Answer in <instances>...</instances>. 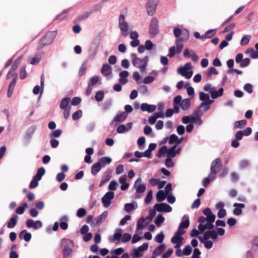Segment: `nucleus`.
Here are the masks:
<instances>
[{
	"label": "nucleus",
	"instance_id": "412c9836",
	"mask_svg": "<svg viewBox=\"0 0 258 258\" xmlns=\"http://www.w3.org/2000/svg\"><path fill=\"white\" fill-rule=\"evenodd\" d=\"M233 206L235 207L233 210V213L235 215H240L242 212V208L245 207V205L241 203H234Z\"/></svg>",
	"mask_w": 258,
	"mask_h": 258
},
{
	"label": "nucleus",
	"instance_id": "0e129e2a",
	"mask_svg": "<svg viewBox=\"0 0 258 258\" xmlns=\"http://www.w3.org/2000/svg\"><path fill=\"white\" fill-rule=\"evenodd\" d=\"M250 62V60L248 58H245L243 59L241 62L240 64V66L241 68H244L248 66Z\"/></svg>",
	"mask_w": 258,
	"mask_h": 258
},
{
	"label": "nucleus",
	"instance_id": "aec40b11",
	"mask_svg": "<svg viewBox=\"0 0 258 258\" xmlns=\"http://www.w3.org/2000/svg\"><path fill=\"white\" fill-rule=\"evenodd\" d=\"M101 73L104 76H109L111 74V67L108 63L103 64L101 69Z\"/></svg>",
	"mask_w": 258,
	"mask_h": 258
},
{
	"label": "nucleus",
	"instance_id": "a211bd4d",
	"mask_svg": "<svg viewBox=\"0 0 258 258\" xmlns=\"http://www.w3.org/2000/svg\"><path fill=\"white\" fill-rule=\"evenodd\" d=\"M191 69V64L190 62L186 63L184 67L178 68L177 72L182 76H184L186 72Z\"/></svg>",
	"mask_w": 258,
	"mask_h": 258
},
{
	"label": "nucleus",
	"instance_id": "680f3d73",
	"mask_svg": "<svg viewBox=\"0 0 258 258\" xmlns=\"http://www.w3.org/2000/svg\"><path fill=\"white\" fill-rule=\"evenodd\" d=\"M164 238V235L163 233V232H161L158 234L157 235V236L155 237V240L156 242L158 243H162L163 241Z\"/></svg>",
	"mask_w": 258,
	"mask_h": 258
},
{
	"label": "nucleus",
	"instance_id": "4468645a",
	"mask_svg": "<svg viewBox=\"0 0 258 258\" xmlns=\"http://www.w3.org/2000/svg\"><path fill=\"white\" fill-rule=\"evenodd\" d=\"M180 148H177L176 145L173 146L169 150L167 149V157L173 158L175 157L176 154L180 153Z\"/></svg>",
	"mask_w": 258,
	"mask_h": 258
},
{
	"label": "nucleus",
	"instance_id": "39448f33",
	"mask_svg": "<svg viewBox=\"0 0 258 258\" xmlns=\"http://www.w3.org/2000/svg\"><path fill=\"white\" fill-rule=\"evenodd\" d=\"M222 166L221 160L220 158L215 159L211 165L210 176L216 177V174L220 170Z\"/></svg>",
	"mask_w": 258,
	"mask_h": 258
},
{
	"label": "nucleus",
	"instance_id": "9d476101",
	"mask_svg": "<svg viewBox=\"0 0 258 258\" xmlns=\"http://www.w3.org/2000/svg\"><path fill=\"white\" fill-rule=\"evenodd\" d=\"M114 194L113 191H108L102 198V202L105 208L108 207L111 204V200L114 198Z\"/></svg>",
	"mask_w": 258,
	"mask_h": 258
},
{
	"label": "nucleus",
	"instance_id": "cd10ccee",
	"mask_svg": "<svg viewBox=\"0 0 258 258\" xmlns=\"http://www.w3.org/2000/svg\"><path fill=\"white\" fill-rule=\"evenodd\" d=\"M17 81V77H14L13 80H12L11 82L10 83L8 90V93L7 95L9 97H10L13 93V91L14 90V89L15 88V86L16 85Z\"/></svg>",
	"mask_w": 258,
	"mask_h": 258
},
{
	"label": "nucleus",
	"instance_id": "09e8293b",
	"mask_svg": "<svg viewBox=\"0 0 258 258\" xmlns=\"http://www.w3.org/2000/svg\"><path fill=\"white\" fill-rule=\"evenodd\" d=\"M250 39V36L244 35L241 40V45L242 46L246 45L248 44Z\"/></svg>",
	"mask_w": 258,
	"mask_h": 258
},
{
	"label": "nucleus",
	"instance_id": "7c9ffc66",
	"mask_svg": "<svg viewBox=\"0 0 258 258\" xmlns=\"http://www.w3.org/2000/svg\"><path fill=\"white\" fill-rule=\"evenodd\" d=\"M101 166L98 162L93 164L91 167V172L93 175H96L101 169Z\"/></svg>",
	"mask_w": 258,
	"mask_h": 258
},
{
	"label": "nucleus",
	"instance_id": "f3484780",
	"mask_svg": "<svg viewBox=\"0 0 258 258\" xmlns=\"http://www.w3.org/2000/svg\"><path fill=\"white\" fill-rule=\"evenodd\" d=\"M107 215L108 213L107 212L105 211L103 212L99 216L96 217L92 222L93 226H95L100 225L102 222L103 220L105 219L107 217Z\"/></svg>",
	"mask_w": 258,
	"mask_h": 258
},
{
	"label": "nucleus",
	"instance_id": "de8ad7c7",
	"mask_svg": "<svg viewBox=\"0 0 258 258\" xmlns=\"http://www.w3.org/2000/svg\"><path fill=\"white\" fill-rule=\"evenodd\" d=\"M200 240L201 242L204 243V246L206 248L210 249L212 247L213 245L212 241L210 240L205 241L202 238H200Z\"/></svg>",
	"mask_w": 258,
	"mask_h": 258
},
{
	"label": "nucleus",
	"instance_id": "4be33fe9",
	"mask_svg": "<svg viewBox=\"0 0 258 258\" xmlns=\"http://www.w3.org/2000/svg\"><path fill=\"white\" fill-rule=\"evenodd\" d=\"M60 227L62 230H66L68 228V222L69 221V218L67 215H63L60 219Z\"/></svg>",
	"mask_w": 258,
	"mask_h": 258
},
{
	"label": "nucleus",
	"instance_id": "1a4fd4ad",
	"mask_svg": "<svg viewBox=\"0 0 258 258\" xmlns=\"http://www.w3.org/2000/svg\"><path fill=\"white\" fill-rule=\"evenodd\" d=\"M159 0H149L146 4L147 13L150 16H153L155 12L156 7Z\"/></svg>",
	"mask_w": 258,
	"mask_h": 258
},
{
	"label": "nucleus",
	"instance_id": "f03ea898",
	"mask_svg": "<svg viewBox=\"0 0 258 258\" xmlns=\"http://www.w3.org/2000/svg\"><path fill=\"white\" fill-rule=\"evenodd\" d=\"M173 104L174 110L176 112L178 113L180 107L183 111H186L190 106V100L188 98L182 100L181 95H177L173 99Z\"/></svg>",
	"mask_w": 258,
	"mask_h": 258
},
{
	"label": "nucleus",
	"instance_id": "79ce46f5",
	"mask_svg": "<svg viewBox=\"0 0 258 258\" xmlns=\"http://www.w3.org/2000/svg\"><path fill=\"white\" fill-rule=\"evenodd\" d=\"M165 218L161 214H158L155 219L154 222L157 226H160L164 222Z\"/></svg>",
	"mask_w": 258,
	"mask_h": 258
},
{
	"label": "nucleus",
	"instance_id": "4c0bfd02",
	"mask_svg": "<svg viewBox=\"0 0 258 258\" xmlns=\"http://www.w3.org/2000/svg\"><path fill=\"white\" fill-rule=\"evenodd\" d=\"M166 246L164 244H161L158 246H157L156 249L154 250L153 252L154 254L159 255L160 254L164 249H165Z\"/></svg>",
	"mask_w": 258,
	"mask_h": 258
},
{
	"label": "nucleus",
	"instance_id": "e433bc0d",
	"mask_svg": "<svg viewBox=\"0 0 258 258\" xmlns=\"http://www.w3.org/2000/svg\"><path fill=\"white\" fill-rule=\"evenodd\" d=\"M27 207L28 204L26 203H23L16 210V212L18 214H22L24 213L25 209L27 208Z\"/></svg>",
	"mask_w": 258,
	"mask_h": 258
},
{
	"label": "nucleus",
	"instance_id": "473e14b6",
	"mask_svg": "<svg viewBox=\"0 0 258 258\" xmlns=\"http://www.w3.org/2000/svg\"><path fill=\"white\" fill-rule=\"evenodd\" d=\"M223 93V88H221L218 91L215 90V89L213 90L211 92V96L212 98L216 99L218 97L221 96Z\"/></svg>",
	"mask_w": 258,
	"mask_h": 258
},
{
	"label": "nucleus",
	"instance_id": "b1692460",
	"mask_svg": "<svg viewBox=\"0 0 258 258\" xmlns=\"http://www.w3.org/2000/svg\"><path fill=\"white\" fill-rule=\"evenodd\" d=\"M71 99L69 97L63 98L60 102V107L61 109H68L71 108Z\"/></svg>",
	"mask_w": 258,
	"mask_h": 258
},
{
	"label": "nucleus",
	"instance_id": "5701e85b",
	"mask_svg": "<svg viewBox=\"0 0 258 258\" xmlns=\"http://www.w3.org/2000/svg\"><path fill=\"white\" fill-rule=\"evenodd\" d=\"M18 216L14 214L7 223V227L9 228H14L17 224Z\"/></svg>",
	"mask_w": 258,
	"mask_h": 258
},
{
	"label": "nucleus",
	"instance_id": "4d7b16f0",
	"mask_svg": "<svg viewBox=\"0 0 258 258\" xmlns=\"http://www.w3.org/2000/svg\"><path fill=\"white\" fill-rule=\"evenodd\" d=\"M216 177H211L210 176V173L209 174L208 177L205 178L204 179L203 185L205 187H207L208 185L210 183V182L214 180Z\"/></svg>",
	"mask_w": 258,
	"mask_h": 258
},
{
	"label": "nucleus",
	"instance_id": "2eb2a0df",
	"mask_svg": "<svg viewBox=\"0 0 258 258\" xmlns=\"http://www.w3.org/2000/svg\"><path fill=\"white\" fill-rule=\"evenodd\" d=\"M173 114H155L154 116H150L149 118L148 121L150 124H154L156 122L157 118H164L165 117H170Z\"/></svg>",
	"mask_w": 258,
	"mask_h": 258
},
{
	"label": "nucleus",
	"instance_id": "13d9d810",
	"mask_svg": "<svg viewBox=\"0 0 258 258\" xmlns=\"http://www.w3.org/2000/svg\"><path fill=\"white\" fill-rule=\"evenodd\" d=\"M86 210L84 208L79 209L77 212V215L79 218H82L86 214Z\"/></svg>",
	"mask_w": 258,
	"mask_h": 258
},
{
	"label": "nucleus",
	"instance_id": "6e6d98bb",
	"mask_svg": "<svg viewBox=\"0 0 258 258\" xmlns=\"http://www.w3.org/2000/svg\"><path fill=\"white\" fill-rule=\"evenodd\" d=\"M126 131V127L124 124H120L117 127L116 132L119 134H122Z\"/></svg>",
	"mask_w": 258,
	"mask_h": 258
},
{
	"label": "nucleus",
	"instance_id": "c9c22d12",
	"mask_svg": "<svg viewBox=\"0 0 258 258\" xmlns=\"http://www.w3.org/2000/svg\"><path fill=\"white\" fill-rule=\"evenodd\" d=\"M127 114H117L114 117L113 121L116 122L123 121L126 118Z\"/></svg>",
	"mask_w": 258,
	"mask_h": 258
},
{
	"label": "nucleus",
	"instance_id": "49530a36",
	"mask_svg": "<svg viewBox=\"0 0 258 258\" xmlns=\"http://www.w3.org/2000/svg\"><path fill=\"white\" fill-rule=\"evenodd\" d=\"M167 148L166 146H164L160 148L158 151V152L157 154V156L159 158L163 156L165 153H167Z\"/></svg>",
	"mask_w": 258,
	"mask_h": 258
},
{
	"label": "nucleus",
	"instance_id": "423d86ee",
	"mask_svg": "<svg viewBox=\"0 0 258 258\" xmlns=\"http://www.w3.org/2000/svg\"><path fill=\"white\" fill-rule=\"evenodd\" d=\"M149 31L151 38L154 37L158 33V21L156 18L151 19Z\"/></svg>",
	"mask_w": 258,
	"mask_h": 258
},
{
	"label": "nucleus",
	"instance_id": "603ef678",
	"mask_svg": "<svg viewBox=\"0 0 258 258\" xmlns=\"http://www.w3.org/2000/svg\"><path fill=\"white\" fill-rule=\"evenodd\" d=\"M218 74V72L217 69L215 68L212 67L209 69L208 72L207 73V77L210 78L213 74L217 75Z\"/></svg>",
	"mask_w": 258,
	"mask_h": 258
},
{
	"label": "nucleus",
	"instance_id": "5fc2aeb1",
	"mask_svg": "<svg viewBox=\"0 0 258 258\" xmlns=\"http://www.w3.org/2000/svg\"><path fill=\"white\" fill-rule=\"evenodd\" d=\"M178 140V137L175 134L170 135L169 138V144L172 145L175 143L176 145L177 141Z\"/></svg>",
	"mask_w": 258,
	"mask_h": 258
},
{
	"label": "nucleus",
	"instance_id": "f8f14e48",
	"mask_svg": "<svg viewBox=\"0 0 258 258\" xmlns=\"http://www.w3.org/2000/svg\"><path fill=\"white\" fill-rule=\"evenodd\" d=\"M214 101H203L199 106L198 110L194 113H202L207 111L210 107V105Z\"/></svg>",
	"mask_w": 258,
	"mask_h": 258
},
{
	"label": "nucleus",
	"instance_id": "bf43d9fd",
	"mask_svg": "<svg viewBox=\"0 0 258 258\" xmlns=\"http://www.w3.org/2000/svg\"><path fill=\"white\" fill-rule=\"evenodd\" d=\"M191 251L192 248L189 245H186L183 250L184 255H189L191 253Z\"/></svg>",
	"mask_w": 258,
	"mask_h": 258
},
{
	"label": "nucleus",
	"instance_id": "c85d7f7f",
	"mask_svg": "<svg viewBox=\"0 0 258 258\" xmlns=\"http://www.w3.org/2000/svg\"><path fill=\"white\" fill-rule=\"evenodd\" d=\"M167 194L163 190H159L156 194V200L158 202L163 201L166 198Z\"/></svg>",
	"mask_w": 258,
	"mask_h": 258
},
{
	"label": "nucleus",
	"instance_id": "338daca9",
	"mask_svg": "<svg viewBox=\"0 0 258 258\" xmlns=\"http://www.w3.org/2000/svg\"><path fill=\"white\" fill-rule=\"evenodd\" d=\"M153 197V191L150 190L148 191L147 197L145 200V202L147 204H149L151 202Z\"/></svg>",
	"mask_w": 258,
	"mask_h": 258
},
{
	"label": "nucleus",
	"instance_id": "864d4df0",
	"mask_svg": "<svg viewBox=\"0 0 258 258\" xmlns=\"http://www.w3.org/2000/svg\"><path fill=\"white\" fill-rule=\"evenodd\" d=\"M81 101V98L79 97H74L72 100H71L70 104L71 106L74 105L76 106L78 105L80 103Z\"/></svg>",
	"mask_w": 258,
	"mask_h": 258
},
{
	"label": "nucleus",
	"instance_id": "a878e982",
	"mask_svg": "<svg viewBox=\"0 0 258 258\" xmlns=\"http://www.w3.org/2000/svg\"><path fill=\"white\" fill-rule=\"evenodd\" d=\"M245 53L247 55H249L252 58H258V51L255 50L252 48H247L245 51Z\"/></svg>",
	"mask_w": 258,
	"mask_h": 258
},
{
	"label": "nucleus",
	"instance_id": "72a5a7b5",
	"mask_svg": "<svg viewBox=\"0 0 258 258\" xmlns=\"http://www.w3.org/2000/svg\"><path fill=\"white\" fill-rule=\"evenodd\" d=\"M122 232V230L121 229H118L116 232L114 234L113 237L110 238V241L113 242L114 240H119L121 237Z\"/></svg>",
	"mask_w": 258,
	"mask_h": 258
},
{
	"label": "nucleus",
	"instance_id": "c756f323",
	"mask_svg": "<svg viewBox=\"0 0 258 258\" xmlns=\"http://www.w3.org/2000/svg\"><path fill=\"white\" fill-rule=\"evenodd\" d=\"M73 249L67 246H65L62 249L63 258H70L73 253Z\"/></svg>",
	"mask_w": 258,
	"mask_h": 258
},
{
	"label": "nucleus",
	"instance_id": "bb28decb",
	"mask_svg": "<svg viewBox=\"0 0 258 258\" xmlns=\"http://www.w3.org/2000/svg\"><path fill=\"white\" fill-rule=\"evenodd\" d=\"M112 161V159L109 157H104L100 158L98 161L100 163L101 167H104L107 164H110Z\"/></svg>",
	"mask_w": 258,
	"mask_h": 258
},
{
	"label": "nucleus",
	"instance_id": "c03bdc74",
	"mask_svg": "<svg viewBox=\"0 0 258 258\" xmlns=\"http://www.w3.org/2000/svg\"><path fill=\"white\" fill-rule=\"evenodd\" d=\"M216 29H210L206 32L204 38H211L216 34Z\"/></svg>",
	"mask_w": 258,
	"mask_h": 258
},
{
	"label": "nucleus",
	"instance_id": "f704fd0d",
	"mask_svg": "<svg viewBox=\"0 0 258 258\" xmlns=\"http://www.w3.org/2000/svg\"><path fill=\"white\" fill-rule=\"evenodd\" d=\"M45 170L43 167H40L38 169L36 174L33 177L39 180H40L42 176L45 174Z\"/></svg>",
	"mask_w": 258,
	"mask_h": 258
},
{
	"label": "nucleus",
	"instance_id": "8fccbe9b",
	"mask_svg": "<svg viewBox=\"0 0 258 258\" xmlns=\"http://www.w3.org/2000/svg\"><path fill=\"white\" fill-rule=\"evenodd\" d=\"M26 66L21 68L20 71V78L22 80L25 79L27 77V73L26 71Z\"/></svg>",
	"mask_w": 258,
	"mask_h": 258
},
{
	"label": "nucleus",
	"instance_id": "6e6552de",
	"mask_svg": "<svg viewBox=\"0 0 258 258\" xmlns=\"http://www.w3.org/2000/svg\"><path fill=\"white\" fill-rule=\"evenodd\" d=\"M185 232H180L179 230H177L175 232L174 236L171 238V242L174 244H177V245L175 246V248L179 247V246L182 244L184 239L181 236L184 234Z\"/></svg>",
	"mask_w": 258,
	"mask_h": 258
},
{
	"label": "nucleus",
	"instance_id": "69168bd1",
	"mask_svg": "<svg viewBox=\"0 0 258 258\" xmlns=\"http://www.w3.org/2000/svg\"><path fill=\"white\" fill-rule=\"evenodd\" d=\"M196 114V115L195 116H191V122L199 123V124H201L202 123V120L199 115V114Z\"/></svg>",
	"mask_w": 258,
	"mask_h": 258
},
{
	"label": "nucleus",
	"instance_id": "3c124183",
	"mask_svg": "<svg viewBox=\"0 0 258 258\" xmlns=\"http://www.w3.org/2000/svg\"><path fill=\"white\" fill-rule=\"evenodd\" d=\"M104 96V92L102 91H99L96 92L95 98L97 101H101L103 99Z\"/></svg>",
	"mask_w": 258,
	"mask_h": 258
},
{
	"label": "nucleus",
	"instance_id": "ea45409f",
	"mask_svg": "<svg viewBox=\"0 0 258 258\" xmlns=\"http://www.w3.org/2000/svg\"><path fill=\"white\" fill-rule=\"evenodd\" d=\"M137 208V204L135 206L133 203H126L124 205V210L126 212L129 213L134 209Z\"/></svg>",
	"mask_w": 258,
	"mask_h": 258
},
{
	"label": "nucleus",
	"instance_id": "0eeeda50",
	"mask_svg": "<svg viewBox=\"0 0 258 258\" xmlns=\"http://www.w3.org/2000/svg\"><path fill=\"white\" fill-rule=\"evenodd\" d=\"M142 181V178L139 177L135 181L134 186L136 187V192L135 198L136 199H140L142 197L141 194L143 193L146 190V185L145 184H140L137 185L138 183H140Z\"/></svg>",
	"mask_w": 258,
	"mask_h": 258
},
{
	"label": "nucleus",
	"instance_id": "e2e57ef3",
	"mask_svg": "<svg viewBox=\"0 0 258 258\" xmlns=\"http://www.w3.org/2000/svg\"><path fill=\"white\" fill-rule=\"evenodd\" d=\"M39 180L34 178L33 177V179L31 181L30 183L29 184V187L30 188H34L36 187L38 185V181Z\"/></svg>",
	"mask_w": 258,
	"mask_h": 258
},
{
	"label": "nucleus",
	"instance_id": "37998d69",
	"mask_svg": "<svg viewBox=\"0 0 258 258\" xmlns=\"http://www.w3.org/2000/svg\"><path fill=\"white\" fill-rule=\"evenodd\" d=\"M35 131V128L34 127L29 128L26 132L25 138L28 140H30Z\"/></svg>",
	"mask_w": 258,
	"mask_h": 258
},
{
	"label": "nucleus",
	"instance_id": "ddd939ff",
	"mask_svg": "<svg viewBox=\"0 0 258 258\" xmlns=\"http://www.w3.org/2000/svg\"><path fill=\"white\" fill-rule=\"evenodd\" d=\"M189 223L190 222L188 216L184 215L182 218V221L178 226L177 230H179L180 232H185L183 229L187 228L189 227Z\"/></svg>",
	"mask_w": 258,
	"mask_h": 258
},
{
	"label": "nucleus",
	"instance_id": "7ed1b4c3",
	"mask_svg": "<svg viewBox=\"0 0 258 258\" xmlns=\"http://www.w3.org/2000/svg\"><path fill=\"white\" fill-rule=\"evenodd\" d=\"M132 58V63L136 68H139L141 72L144 73L146 71V68L148 62V56H145L141 58L137 56L136 54L132 53L131 54Z\"/></svg>",
	"mask_w": 258,
	"mask_h": 258
},
{
	"label": "nucleus",
	"instance_id": "f257e3e1",
	"mask_svg": "<svg viewBox=\"0 0 258 258\" xmlns=\"http://www.w3.org/2000/svg\"><path fill=\"white\" fill-rule=\"evenodd\" d=\"M179 37L176 39L175 44L176 46H172L169 48L168 56L170 58L173 57L176 53L179 54L181 53L182 49L183 47L184 41H186L189 38V33L186 30H182V34Z\"/></svg>",
	"mask_w": 258,
	"mask_h": 258
},
{
	"label": "nucleus",
	"instance_id": "9b49d317",
	"mask_svg": "<svg viewBox=\"0 0 258 258\" xmlns=\"http://www.w3.org/2000/svg\"><path fill=\"white\" fill-rule=\"evenodd\" d=\"M154 207L158 212L168 213L172 211L171 207L166 203L156 204Z\"/></svg>",
	"mask_w": 258,
	"mask_h": 258
},
{
	"label": "nucleus",
	"instance_id": "393cba45",
	"mask_svg": "<svg viewBox=\"0 0 258 258\" xmlns=\"http://www.w3.org/2000/svg\"><path fill=\"white\" fill-rule=\"evenodd\" d=\"M91 13V12H85L83 14L78 16L74 20L73 23L76 24L78 22H81L84 20L87 19L90 16Z\"/></svg>",
	"mask_w": 258,
	"mask_h": 258
},
{
	"label": "nucleus",
	"instance_id": "20e7f679",
	"mask_svg": "<svg viewBox=\"0 0 258 258\" xmlns=\"http://www.w3.org/2000/svg\"><path fill=\"white\" fill-rule=\"evenodd\" d=\"M56 35L55 31H51L47 33L39 42L38 48L41 49L46 45L51 44Z\"/></svg>",
	"mask_w": 258,
	"mask_h": 258
},
{
	"label": "nucleus",
	"instance_id": "58836bf2",
	"mask_svg": "<svg viewBox=\"0 0 258 258\" xmlns=\"http://www.w3.org/2000/svg\"><path fill=\"white\" fill-rule=\"evenodd\" d=\"M199 98L201 100L204 101H213V100L210 99V96L209 94H206L203 92H200Z\"/></svg>",
	"mask_w": 258,
	"mask_h": 258
},
{
	"label": "nucleus",
	"instance_id": "a19ab883",
	"mask_svg": "<svg viewBox=\"0 0 258 258\" xmlns=\"http://www.w3.org/2000/svg\"><path fill=\"white\" fill-rule=\"evenodd\" d=\"M146 220V219L145 218L142 217L137 221V230L143 229L145 227L144 223L145 222Z\"/></svg>",
	"mask_w": 258,
	"mask_h": 258
},
{
	"label": "nucleus",
	"instance_id": "a18cd8bd",
	"mask_svg": "<svg viewBox=\"0 0 258 258\" xmlns=\"http://www.w3.org/2000/svg\"><path fill=\"white\" fill-rule=\"evenodd\" d=\"M246 123L247 121L245 119L237 121L235 122V127L240 128H242L246 124Z\"/></svg>",
	"mask_w": 258,
	"mask_h": 258
},
{
	"label": "nucleus",
	"instance_id": "052dcab7",
	"mask_svg": "<svg viewBox=\"0 0 258 258\" xmlns=\"http://www.w3.org/2000/svg\"><path fill=\"white\" fill-rule=\"evenodd\" d=\"M132 238V235L127 233H125L123 234L121 240L123 242H126L129 241Z\"/></svg>",
	"mask_w": 258,
	"mask_h": 258
},
{
	"label": "nucleus",
	"instance_id": "774afa93",
	"mask_svg": "<svg viewBox=\"0 0 258 258\" xmlns=\"http://www.w3.org/2000/svg\"><path fill=\"white\" fill-rule=\"evenodd\" d=\"M118 185L117 182L115 180H112L110 182L108 185V189L109 190H115L116 189L117 185Z\"/></svg>",
	"mask_w": 258,
	"mask_h": 258
},
{
	"label": "nucleus",
	"instance_id": "2f4dec72",
	"mask_svg": "<svg viewBox=\"0 0 258 258\" xmlns=\"http://www.w3.org/2000/svg\"><path fill=\"white\" fill-rule=\"evenodd\" d=\"M121 30L122 35L124 37H126L128 35V25L127 23H123L119 25Z\"/></svg>",
	"mask_w": 258,
	"mask_h": 258
},
{
	"label": "nucleus",
	"instance_id": "6ab92c4d",
	"mask_svg": "<svg viewBox=\"0 0 258 258\" xmlns=\"http://www.w3.org/2000/svg\"><path fill=\"white\" fill-rule=\"evenodd\" d=\"M19 237L21 239H24L25 241H29L32 237V235L30 233L28 232L26 229L22 230L19 233Z\"/></svg>",
	"mask_w": 258,
	"mask_h": 258
},
{
	"label": "nucleus",
	"instance_id": "dca6fc26",
	"mask_svg": "<svg viewBox=\"0 0 258 258\" xmlns=\"http://www.w3.org/2000/svg\"><path fill=\"white\" fill-rule=\"evenodd\" d=\"M156 108V105H150L146 103H142L141 105V109L142 111H147L149 113H152L154 112Z\"/></svg>",
	"mask_w": 258,
	"mask_h": 258
}]
</instances>
